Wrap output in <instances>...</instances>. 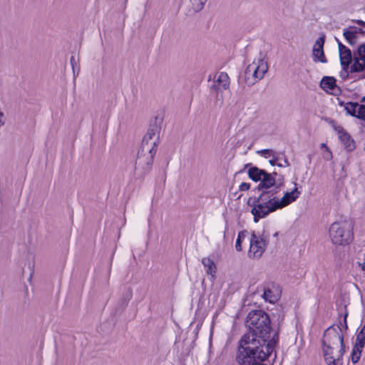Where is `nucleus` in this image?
<instances>
[{
    "label": "nucleus",
    "instance_id": "1",
    "mask_svg": "<svg viewBox=\"0 0 365 365\" xmlns=\"http://www.w3.org/2000/svg\"><path fill=\"white\" fill-rule=\"evenodd\" d=\"M245 324L249 331L245 334L239 341L238 350L273 351L279 340L275 331L272 336L271 321L269 315L263 310H252L246 317Z\"/></svg>",
    "mask_w": 365,
    "mask_h": 365
},
{
    "label": "nucleus",
    "instance_id": "2",
    "mask_svg": "<svg viewBox=\"0 0 365 365\" xmlns=\"http://www.w3.org/2000/svg\"><path fill=\"white\" fill-rule=\"evenodd\" d=\"M341 329L331 325L324 332L322 339L323 353L328 365H341V359L345 352V345Z\"/></svg>",
    "mask_w": 365,
    "mask_h": 365
},
{
    "label": "nucleus",
    "instance_id": "3",
    "mask_svg": "<svg viewBox=\"0 0 365 365\" xmlns=\"http://www.w3.org/2000/svg\"><path fill=\"white\" fill-rule=\"evenodd\" d=\"M282 184L283 182H279L271 190H259L261 193L257 197H250L248 199L247 204L252 207L251 213L254 216L255 222L277 210V197L275 194Z\"/></svg>",
    "mask_w": 365,
    "mask_h": 365
},
{
    "label": "nucleus",
    "instance_id": "4",
    "mask_svg": "<svg viewBox=\"0 0 365 365\" xmlns=\"http://www.w3.org/2000/svg\"><path fill=\"white\" fill-rule=\"evenodd\" d=\"M329 236L331 242L334 245H349L354 238L351 222L347 220L334 222L330 226Z\"/></svg>",
    "mask_w": 365,
    "mask_h": 365
},
{
    "label": "nucleus",
    "instance_id": "5",
    "mask_svg": "<svg viewBox=\"0 0 365 365\" xmlns=\"http://www.w3.org/2000/svg\"><path fill=\"white\" fill-rule=\"evenodd\" d=\"M273 351H253L250 353L245 350H237L236 360L240 365H267L262 362L265 361Z\"/></svg>",
    "mask_w": 365,
    "mask_h": 365
},
{
    "label": "nucleus",
    "instance_id": "6",
    "mask_svg": "<svg viewBox=\"0 0 365 365\" xmlns=\"http://www.w3.org/2000/svg\"><path fill=\"white\" fill-rule=\"evenodd\" d=\"M264 232L263 231L262 235H257L253 232L251 235L248 252L250 257L259 259L266 250L268 245V237Z\"/></svg>",
    "mask_w": 365,
    "mask_h": 365
},
{
    "label": "nucleus",
    "instance_id": "7",
    "mask_svg": "<svg viewBox=\"0 0 365 365\" xmlns=\"http://www.w3.org/2000/svg\"><path fill=\"white\" fill-rule=\"evenodd\" d=\"M153 159L154 155L138 153L134 171L135 177L137 179H143L150 170Z\"/></svg>",
    "mask_w": 365,
    "mask_h": 365
},
{
    "label": "nucleus",
    "instance_id": "8",
    "mask_svg": "<svg viewBox=\"0 0 365 365\" xmlns=\"http://www.w3.org/2000/svg\"><path fill=\"white\" fill-rule=\"evenodd\" d=\"M163 118L160 115H156L150 121L149 126L146 133L144 135L143 140L146 142H155V144L159 143L160 133L161 131Z\"/></svg>",
    "mask_w": 365,
    "mask_h": 365
},
{
    "label": "nucleus",
    "instance_id": "9",
    "mask_svg": "<svg viewBox=\"0 0 365 365\" xmlns=\"http://www.w3.org/2000/svg\"><path fill=\"white\" fill-rule=\"evenodd\" d=\"M321 88L327 93L337 96L341 89L336 84V79L332 76H324L320 82Z\"/></svg>",
    "mask_w": 365,
    "mask_h": 365
},
{
    "label": "nucleus",
    "instance_id": "10",
    "mask_svg": "<svg viewBox=\"0 0 365 365\" xmlns=\"http://www.w3.org/2000/svg\"><path fill=\"white\" fill-rule=\"evenodd\" d=\"M299 194L300 192L298 190L297 187H294L291 192H285L282 197H277V210L295 201Z\"/></svg>",
    "mask_w": 365,
    "mask_h": 365
},
{
    "label": "nucleus",
    "instance_id": "11",
    "mask_svg": "<svg viewBox=\"0 0 365 365\" xmlns=\"http://www.w3.org/2000/svg\"><path fill=\"white\" fill-rule=\"evenodd\" d=\"M262 178L259 184L255 189L252 190L253 192L255 190L259 191V190L263 189L270 190L271 187H275V186L278 184L277 183L276 178L273 176V175L267 173L265 170Z\"/></svg>",
    "mask_w": 365,
    "mask_h": 365
},
{
    "label": "nucleus",
    "instance_id": "12",
    "mask_svg": "<svg viewBox=\"0 0 365 365\" xmlns=\"http://www.w3.org/2000/svg\"><path fill=\"white\" fill-rule=\"evenodd\" d=\"M338 136L346 151L350 152L355 149L356 144L354 139L351 138L350 134L344 130V128L339 130Z\"/></svg>",
    "mask_w": 365,
    "mask_h": 365
},
{
    "label": "nucleus",
    "instance_id": "13",
    "mask_svg": "<svg viewBox=\"0 0 365 365\" xmlns=\"http://www.w3.org/2000/svg\"><path fill=\"white\" fill-rule=\"evenodd\" d=\"M339 59L343 69L346 70L352 60H354V53H352L351 51L347 48L344 51L340 52Z\"/></svg>",
    "mask_w": 365,
    "mask_h": 365
},
{
    "label": "nucleus",
    "instance_id": "14",
    "mask_svg": "<svg viewBox=\"0 0 365 365\" xmlns=\"http://www.w3.org/2000/svg\"><path fill=\"white\" fill-rule=\"evenodd\" d=\"M157 144L153 142H145L142 140L140 148L138 152V153H142L143 155H154L156 153V147Z\"/></svg>",
    "mask_w": 365,
    "mask_h": 365
},
{
    "label": "nucleus",
    "instance_id": "15",
    "mask_svg": "<svg viewBox=\"0 0 365 365\" xmlns=\"http://www.w3.org/2000/svg\"><path fill=\"white\" fill-rule=\"evenodd\" d=\"M343 36L346 41L350 46H354L358 42V36L356 33L351 29V27L344 29L343 30Z\"/></svg>",
    "mask_w": 365,
    "mask_h": 365
},
{
    "label": "nucleus",
    "instance_id": "16",
    "mask_svg": "<svg viewBox=\"0 0 365 365\" xmlns=\"http://www.w3.org/2000/svg\"><path fill=\"white\" fill-rule=\"evenodd\" d=\"M133 292L132 289L129 287L126 292L123 294L121 298L119 299L118 304H117V309L120 310H124L125 307L128 306L129 301L132 298Z\"/></svg>",
    "mask_w": 365,
    "mask_h": 365
},
{
    "label": "nucleus",
    "instance_id": "17",
    "mask_svg": "<svg viewBox=\"0 0 365 365\" xmlns=\"http://www.w3.org/2000/svg\"><path fill=\"white\" fill-rule=\"evenodd\" d=\"M354 63L350 67L351 73H356L361 72L365 70V61H361V59H359V56L356 55L354 53Z\"/></svg>",
    "mask_w": 365,
    "mask_h": 365
},
{
    "label": "nucleus",
    "instance_id": "18",
    "mask_svg": "<svg viewBox=\"0 0 365 365\" xmlns=\"http://www.w3.org/2000/svg\"><path fill=\"white\" fill-rule=\"evenodd\" d=\"M264 170L253 166L248 170L249 178L255 182H261Z\"/></svg>",
    "mask_w": 365,
    "mask_h": 365
},
{
    "label": "nucleus",
    "instance_id": "19",
    "mask_svg": "<svg viewBox=\"0 0 365 365\" xmlns=\"http://www.w3.org/2000/svg\"><path fill=\"white\" fill-rule=\"evenodd\" d=\"M262 78V76H261L258 71L257 68L256 67V62L255 61L254 71L252 73L251 76L245 78V83L248 86H252Z\"/></svg>",
    "mask_w": 365,
    "mask_h": 365
},
{
    "label": "nucleus",
    "instance_id": "20",
    "mask_svg": "<svg viewBox=\"0 0 365 365\" xmlns=\"http://www.w3.org/2000/svg\"><path fill=\"white\" fill-rule=\"evenodd\" d=\"M202 263L207 268V274L214 276L216 273V265L213 260L209 257H205L202 259Z\"/></svg>",
    "mask_w": 365,
    "mask_h": 365
},
{
    "label": "nucleus",
    "instance_id": "21",
    "mask_svg": "<svg viewBox=\"0 0 365 365\" xmlns=\"http://www.w3.org/2000/svg\"><path fill=\"white\" fill-rule=\"evenodd\" d=\"M207 0H190V11L197 13L202 11Z\"/></svg>",
    "mask_w": 365,
    "mask_h": 365
},
{
    "label": "nucleus",
    "instance_id": "22",
    "mask_svg": "<svg viewBox=\"0 0 365 365\" xmlns=\"http://www.w3.org/2000/svg\"><path fill=\"white\" fill-rule=\"evenodd\" d=\"M256 67L257 68L258 71L260 75L262 76V78L264 76L265 73L268 71V63L264 61V57L262 56V53H260V58L257 59V62H256Z\"/></svg>",
    "mask_w": 365,
    "mask_h": 365
},
{
    "label": "nucleus",
    "instance_id": "23",
    "mask_svg": "<svg viewBox=\"0 0 365 365\" xmlns=\"http://www.w3.org/2000/svg\"><path fill=\"white\" fill-rule=\"evenodd\" d=\"M216 81L217 82L218 85H220L222 89L226 90L230 86V78L227 73L225 72H221L219 73Z\"/></svg>",
    "mask_w": 365,
    "mask_h": 365
},
{
    "label": "nucleus",
    "instance_id": "24",
    "mask_svg": "<svg viewBox=\"0 0 365 365\" xmlns=\"http://www.w3.org/2000/svg\"><path fill=\"white\" fill-rule=\"evenodd\" d=\"M313 60L314 61H319L321 63H327V58L324 55V49H317L313 48Z\"/></svg>",
    "mask_w": 365,
    "mask_h": 365
},
{
    "label": "nucleus",
    "instance_id": "25",
    "mask_svg": "<svg viewBox=\"0 0 365 365\" xmlns=\"http://www.w3.org/2000/svg\"><path fill=\"white\" fill-rule=\"evenodd\" d=\"M263 298L271 303H274L277 300V296L273 294V292L269 288H265L262 295Z\"/></svg>",
    "mask_w": 365,
    "mask_h": 365
},
{
    "label": "nucleus",
    "instance_id": "26",
    "mask_svg": "<svg viewBox=\"0 0 365 365\" xmlns=\"http://www.w3.org/2000/svg\"><path fill=\"white\" fill-rule=\"evenodd\" d=\"M362 348L363 347H359L358 344H356L354 346L351 354V361L354 364H356L359 361Z\"/></svg>",
    "mask_w": 365,
    "mask_h": 365
},
{
    "label": "nucleus",
    "instance_id": "27",
    "mask_svg": "<svg viewBox=\"0 0 365 365\" xmlns=\"http://www.w3.org/2000/svg\"><path fill=\"white\" fill-rule=\"evenodd\" d=\"M356 344H358L359 347H364L365 344V324L361 328L360 331L356 336Z\"/></svg>",
    "mask_w": 365,
    "mask_h": 365
},
{
    "label": "nucleus",
    "instance_id": "28",
    "mask_svg": "<svg viewBox=\"0 0 365 365\" xmlns=\"http://www.w3.org/2000/svg\"><path fill=\"white\" fill-rule=\"evenodd\" d=\"M246 234H247V231L246 230L240 231L238 233L237 239L236 243H235V249L238 252L242 251V245H241V244H242V240L246 237Z\"/></svg>",
    "mask_w": 365,
    "mask_h": 365
},
{
    "label": "nucleus",
    "instance_id": "29",
    "mask_svg": "<svg viewBox=\"0 0 365 365\" xmlns=\"http://www.w3.org/2000/svg\"><path fill=\"white\" fill-rule=\"evenodd\" d=\"M356 55L359 56V59H361V61H365V43L360 44L356 51H354Z\"/></svg>",
    "mask_w": 365,
    "mask_h": 365
},
{
    "label": "nucleus",
    "instance_id": "30",
    "mask_svg": "<svg viewBox=\"0 0 365 365\" xmlns=\"http://www.w3.org/2000/svg\"><path fill=\"white\" fill-rule=\"evenodd\" d=\"M324 42H325V35L323 34L317 39L313 48H316L317 49H320V50L324 49Z\"/></svg>",
    "mask_w": 365,
    "mask_h": 365
},
{
    "label": "nucleus",
    "instance_id": "31",
    "mask_svg": "<svg viewBox=\"0 0 365 365\" xmlns=\"http://www.w3.org/2000/svg\"><path fill=\"white\" fill-rule=\"evenodd\" d=\"M278 158H273L272 160H269V163L271 165L274 166L277 165L278 167H288L289 166V163L287 160V159H284V165H282L281 163H277Z\"/></svg>",
    "mask_w": 365,
    "mask_h": 365
},
{
    "label": "nucleus",
    "instance_id": "32",
    "mask_svg": "<svg viewBox=\"0 0 365 365\" xmlns=\"http://www.w3.org/2000/svg\"><path fill=\"white\" fill-rule=\"evenodd\" d=\"M255 61L249 64L245 71V78L247 76H251L252 73L254 71Z\"/></svg>",
    "mask_w": 365,
    "mask_h": 365
},
{
    "label": "nucleus",
    "instance_id": "33",
    "mask_svg": "<svg viewBox=\"0 0 365 365\" xmlns=\"http://www.w3.org/2000/svg\"><path fill=\"white\" fill-rule=\"evenodd\" d=\"M329 124L334 128V130L337 132V134L339 133V130L344 128L343 127L340 125H337L336 123L334 120H328Z\"/></svg>",
    "mask_w": 365,
    "mask_h": 365
},
{
    "label": "nucleus",
    "instance_id": "34",
    "mask_svg": "<svg viewBox=\"0 0 365 365\" xmlns=\"http://www.w3.org/2000/svg\"><path fill=\"white\" fill-rule=\"evenodd\" d=\"M257 153L263 155L264 158H267L268 156H270L272 154L273 151L269 149H264L258 151Z\"/></svg>",
    "mask_w": 365,
    "mask_h": 365
},
{
    "label": "nucleus",
    "instance_id": "35",
    "mask_svg": "<svg viewBox=\"0 0 365 365\" xmlns=\"http://www.w3.org/2000/svg\"><path fill=\"white\" fill-rule=\"evenodd\" d=\"M351 29L353 30L356 34L358 36L359 34H364L365 30L363 29V28H358L356 26H350Z\"/></svg>",
    "mask_w": 365,
    "mask_h": 365
},
{
    "label": "nucleus",
    "instance_id": "36",
    "mask_svg": "<svg viewBox=\"0 0 365 365\" xmlns=\"http://www.w3.org/2000/svg\"><path fill=\"white\" fill-rule=\"evenodd\" d=\"M250 188V185L247 182H242L240 185V190L241 191H247Z\"/></svg>",
    "mask_w": 365,
    "mask_h": 365
},
{
    "label": "nucleus",
    "instance_id": "37",
    "mask_svg": "<svg viewBox=\"0 0 365 365\" xmlns=\"http://www.w3.org/2000/svg\"><path fill=\"white\" fill-rule=\"evenodd\" d=\"M347 316H348V313L346 312L344 315L343 322H341V325L344 328L345 330L348 329V325H347V322H346Z\"/></svg>",
    "mask_w": 365,
    "mask_h": 365
},
{
    "label": "nucleus",
    "instance_id": "38",
    "mask_svg": "<svg viewBox=\"0 0 365 365\" xmlns=\"http://www.w3.org/2000/svg\"><path fill=\"white\" fill-rule=\"evenodd\" d=\"M338 43V48H339V53L344 51L347 48L346 46H345L341 41H339L338 39H336Z\"/></svg>",
    "mask_w": 365,
    "mask_h": 365
},
{
    "label": "nucleus",
    "instance_id": "39",
    "mask_svg": "<svg viewBox=\"0 0 365 365\" xmlns=\"http://www.w3.org/2000/svg\"><path fill=\"white\" fill-rule=\"evenodd\" d=\"M332 158V153L329 148H327V153L324 155V158L327 160H330Z\"/></svg>",
    "mask_w": 365,
    "mask_h": 365
},
{
    "label": "nucleus",
    "instance_id": "40",
    "mask_svg": "<svg viewBox=\"0 0 365 365\" xmlns=\"http://www.w3.org/2000/svg\"><path fill=\"white\" fill-rule=\"evenodd\" d=\"M212 88L213 90L218 91V90L222 89V87L220 86V85H218L217 82L215 80L214 81V84L212 86Z\"/></svg>",
    "mask_w": 365,
    "mask_h": 365
},
{
    "label": "nucleus",
    "instance_id": "41",
    "mask_svg": "<svg viewBox=\"0 0 365 365\" xmlns=\"http://www.w3.org/2000/svg\"><path fill=\"white\" fill-rule=\"evenodd\" d=\"M353 21L356 22L357 24H359L360 26H365V21H363L362 20L357 19V20H353Z\"/></svg>",
    "mask_w": 365,
    "mask_h": 365
},
{
    "label": "nucleus",
    "instance_id": "42",
    "mask_svg": "<svg viewBox=\"0 0 365 365\" xmlns=\"http://www.w3.org/2000/svg\"><path fill=\"white\" fill-rule=\"evenodd\" d=\"M337 100H338L339 105L340 106H344L345 108L346 103L344 101H341L339 98H337Z\"/></svg>",
    "mask_w": 365,
    "mask_h": 365
},
{
    "label": "nucleus",
    "instance_id": "43",
    "mask_svg": "<svg viewBox=\"0 0 365 365\" xmlns=\"http://www.w3.org/2000/svg\"><path fill=\"white\" fill-rule=\"evenodd\" d=\"M359 265L361 267V269L363 271H365V262H364L363 263H359Z\"/></svg>",
    "mask_w": 365,
    "mask_h": 365
},
{
    "label": "nucleus",
    "instance_id": "44",
    "mask_svg": "<svg viewBox=\"0 0 365 365\" xmlns=\"http://www.w3.org/2000/svg\"><path fill=\"white\" fill-rule=\"evenodd\" d=\"M4 124H5L4 120H3L2 119H0V128H1V126H3Z\"/></svg>",
    "mask_w": 365,
    "mask_h": 365
},
{
    "label": "nucleus",
    "instance_id": "45",
    "mask_svg": "<svg viewBox=\"0 0 365 365\" xmlns=\"http://www.w3.org/2000/svg\"><path fill=\"white\" fill-rule=\"evenodd\" d=\"M73 61H74V57L71 56V63L73 67Z\"/></svg>",
    "mask_w": 365,
    "mask_h": 365
},
{
    "label": "nucleus",
    "instance_id": "46",
    "mask_svg": "<svg viewBox=\"0 0 365 365\" xmlns=\"http://www.w3.org/2000/svg\"><path fill=\"white\" fill-rule=\"evenodd\" d=\"M322 147L326 148L327 150V148H329L325 143H322Z\"/></svg>",
    "mask_w": 365,
    "mask_h": 365
},
{
    "label": "nucleus",
    "instance_id": "47",
    "mask_svg": "<svg viewBox=\"0 0 365 365\" xmlns=\"http://www.w3.org/2000/svg\"><path fill=\"white\" fill-rule=\"evenodd\" d=\"M271 174L273 175L274 178H276V176L277 175V173L276 172H273Z\"/></svg>",
    "mask_w": 365,
    "mask_h": 365
},
{
    "label": "nucleus",
    "instance_id": "48",
    "mask_svg": "<svg viewBox=\"0 0 365 365\" xmlns=\"http://www.w3.org/2000/svg\"><path fill=\"white\" fill-rule=\"evenodd\" d=\"M3 116H4V113L0 111V119H2Z\"/></svg>",
    "mask_w": 365,
    "mask_h": 365
},
{
    "label": "nucleus",
    "instance_id": "49",
    "mask_svg": "<svg viewBox=\"0 0 365 365\" xmlns=\"http://www.w3.org/2000/svg\"><path fill=\"white\" fill-rule=\"evenodd\" d=\"M31 279H32V273L30 274V277L29 278V281H31Z\"/></svg>",
    "mask_w": 365,
    "mask_h": 365
},
{
    "label": "nucleus",
    "instance_id": "50",
    "mask_svg": "<svg viewBox=\"0 0 365 365\" xmlns=\"http://www.w3.org/2000/svg\"><path fill=\"white\" fill-rule=\"evenodd\" d=\"M361 102L365 103V96L362 98V99H361Z\"/></svg>",
    "mask_w": 365,
    "mask_h": 365
},
{
    "label": "nucleus",
    "instance_id": "51",
    "mask_svg": "<svg viewBox=\"0 0 365 365\" xmlns=\"http://www.w3.org/2000/svg\"><path fill=\"white\" fill-rule=\"evenodd\" d=\"M279 182H279V180H277V183H279Z\"/></svg>",
    "mask_w": 365,
    "mask_h": 365
},
{
    "label": "nucleus",
    "instance_id": "52",
    "mask_svg": "<svg viewBox=\"0 0 365 365\" xmlns=\"http://www.w3.org/2000/svg\"><path fill=\"white\" fill-rule=\"evenodd\" d=\"M364 10H365V8H364Z\"/></svg>",
    "mask_w": 365,
    "mask_h": 365
}]
</instances>
